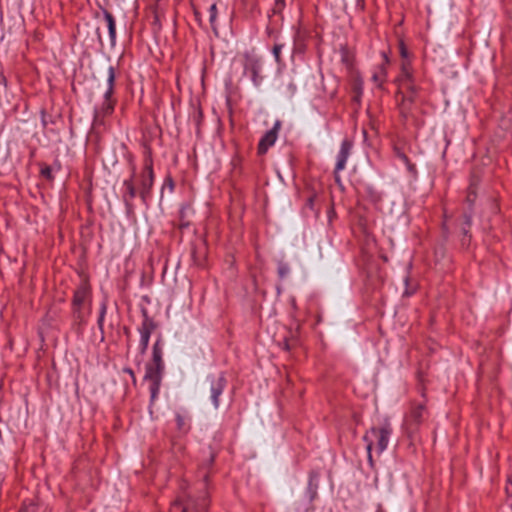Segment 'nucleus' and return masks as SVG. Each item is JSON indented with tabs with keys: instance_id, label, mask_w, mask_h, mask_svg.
I'll return each instance as SVG.
<instances>
[{
	"instance_id": "7c9ffc66",
	"label": "nucleus",
	"mask_w": 512,
	"mask_h": 512,
	"mask_svg": "<svg viewBox=\"0 0 512 512\" xmlns=\"http://www.w3.org/2000/svg\"><path fill=\"white\" fill-rule=\"evenodd\" d=\"M166 188H168L171 193L174 191V188H175L174 180L170 175L166 176V178L164 179L163 185L161 187L160 202L163 199L164 189H166Z\"/></svg>"
},
{
	"instance_id": "603ef678",
	"label": "nucleus",
	"mask_w": 512,
	"mask_h": 512,
	"mask_svg": "<svg viewBox=\"0 0 512 512\" xmlns=\"http://www.w3.org/2000/svg\"><path fill=\"white\" fill-rule=\"evenodd\" d=\"M403 163H404V165H405V166H408V165H409L410 163H412V162L410 161V159H409V158H407V162H403Z\"/></svg>"
},
{
	"instance_id": "4468645a",
	"label": "nucleus",
	"mask_w": 512,
	"mask_h": 512,
	"mask_svg": "<svg viewBox=\"0 0 512 512\" xmlns=\"http://www.w3.org/2000/svg\"><path fill=\"white\" fill-rule=\"evenodd\" d=\"M293 31V52L304 53L310 37L309 31L301 26L293 27Z\"/></svg>"
},
{
	"instance_id": "423d86ee",
	"label": "nucleus",
	"mask_w": 512,
	"mask_h": 512,
	"mask_svg": "<svg viewBox=\"0 0 512 512\" xmlns=\"http://www.w3.org/2000/svg\"><path fill=\"white\" fill-rule=\"evenodd\" d=\"M473 223V213L470 210H465L455 222V231L460 236V243L463 248H468L471 243V226Z\"/></svg>"
},
{
	"instance_id": "ddd939ff",
	"label": "nucleus",
	"mask_w": 512,
	"mask_h": 512,
	"mask_svg": "<svg viewBox=\"0 0 512 512\" xmlns=\"http://www.w3.org/2000/svg\"><path fill=\"white\" fill-rule=\"evenodd\" d=\"M175 421L179 434L187 435L190 432L192 416L186 408H180L175 412Z\"/></svg>"
},
{
	"instance_id": "8fccbe9b",
	"label": "nucleus",
	"mask_w": 512,
	"mask_h": 512,
	"mask_svg": "<svg viewBox=\"0 0 512 512\" xmlns=\"http://www.w3.org/2000/svg\"><path fill=\"white\" fill-rule=\"evenodd\" d=\"M214 460H215V456H214V454H210V457H209V459H208V461H207V466H208V467L212 466V465H213V463H214Z\"/></svg>"
},
{
	"instance_id": "864d4df0",
	"label": "nucleus",
	"mask_w": 512,
	"mask_h": 512,
	"mask_svg": "<svg viewBox=\"0 0 512 512\" xmlns=\"http://www.w3.org/2000/svg\"><path fill=\"white\" fill-rule=\"evenodd\" d=\"M412 293L411 292H408L407 290L405 291V295H411Z\"/></svg>"
},
{
	"instance_id": "f257e3e1",
	"label": "nucleus",
	"mask_w": 512,
	"mask_h": 512,
	"mask_svg": "<svg viewBox=\"0 0 512 512\" xmlns=\"http://www.w3.org/2000/svg\"><path fill=\"white\" fill-rule=\"evenodd\" d=\"M208 507L209 497L207 492L204 491L200 496L194 497L184 491L171 504L170 512H207Z\"/></svg>"
},
{
	"instance_id": "c85d7f7f",
	"label": "nucleus",
	"mask_w": 512,
	"mask_h": 512,
	"mask_svg": "<svg viewBox=\"0 0 512 512\" xmlns=\"http://www.w3.org/2000/svg\"><path fill=\"white\" fill-rule=\"evenodd\" d=\"M116 83V70L114 66L110 65L107 69V80H106V88L115 89Z\"/></svg>"
},
{
	"instance_id": "473e14b6",
	"label": "nucleus",
	"mask_w": 512,
	"mask_h": 512,
	"mask_svg": "<svg viewBox=\"0 0 512 512\" xmlns=\"http://www.w3.org/2000/svg\"><path fill=\"white\" fill-rule=\"evenodd\" d=\"M297 92V86L296 84L293 82V81H290L286 87H285V90H284V95L291 99L292 97H294V95L296 94Z\"/></svg>"
},
{
	"instance_id": "bb28decb",
	"label": "nucleus",
	"mask_w": 512,
	"mask_h": 512,
	"mask_svg": "<svg viewBox=\"0 0 512 512\" xmlns=\"http://www.w3.org/2000/svg\"><path fill=\"white\" fill-rule=\"evenodd\" d=\"M283 48H284V44H282V43H276V44H274V46L272 48V54H273L275 62L277 63L278 66L284 65V61L281 57V52H282Z\"/></svg>"
},
{
	"instance_id": "ea45409f",
	"label": "nucleus",
	"mask_w": 512,
	"mask_h": 512,
	"mask_svg": "<svg viewBox=\"0 0 512 512\" xmlns=\"http://www.w3.org/2000/svg\"><path fill=\"white\" fill-rule=\"evenodd\" d=\"M104 321H105V317L98 316L97 326L102 335L101 340H104Z\"/></svg>"
},
{
	"instance_id": "e433bc0d",
	"label": "nucleus",
	"mask_w": 512,
	"mask_h": 512,
	"mask_svg": "<svg viewBox=\"0 0 512 512\" xmlns=\"http://www.w3.org/2000/svg\"><path fill=\"white\" fill-rule=\"evenodd\" d=\"M399 53L402 58V60H408L409 59V51L403 41H400L399 43Z\"/></svg>"
},
{
	"instance_id": "4be33fe9",
	"label": "nucleus",
	"mask_w": 512,
	"mask_h": 512,
	"mask_svg": "<svg viewBox=\"0 0 512 512\" xmlns=\"http://www.w3.org/2000/svg\"><path fill=\"white\" fill-rule=\"evenodd\" d=\"M383 57V63L378 67V71L373 74V80L378 83L385 81L387 76L386 65L389 64V58L385 52L381 53Z\"/></svg>"
},
{
	"instance_id": "3c124183",
	"label": "nucleus",
	"mask_w": 512,
	"mask_h": 512,
	"mask_svg": "<svg viewBox=\"0 0 512 512\" xmlns=\"http://www.w3.org/2000/svg\"><path fill=\"white\" fill-rule=\"evenodd\" d=\"M208 477H209V475H208V473L206 472V473L203 475V483H202V486H203L204 488H206V486H207Z\"/></svg>"
},
{
	"instance_id": "f3484780",
	"label": "nucleus",
	"mask_w": 512,
	"mask_h": 512,
	"mask_svg": "<svg viewBox=\"0 0 512 512\" xmlns=\"http://www.w3.org/2000/svg\"><path fill=\"white\" fill-rule=\"evenodd\" d=\"M157 328H158V325H140V326H138L137 331L140 334L138 351L141 356H144L146 354L151 335Z\"/></svg>"
},
{
	"instance_id": "09e8293b",
	"label": "nucleus",
	"mask_w": 512,
	"mask_h": 512,
	"mask_svg": "<svg viewBox=\"0 0 512 512\" xmlns=\"http://www.w3.org/2000/svg\"><path fill=\"white\" fill-rule=\"evenodd\" d=\"M189 225H190V221H189V219H186V220H184V221H180V227H181V228H188V227H189Z\"/></svg>"
},
{
	"instance_id": "7ed1b4c3",
	"label": "nucleus",
	"mask_w": 512,
	"mask_h": 512,
	"mask_svg": "<svg viewBox=\"0 0 512 512\" xmlns=\"http://www.w3.org/2000/svg\"><path fill=\"white\" fill-rule=\"evenodd\" d=\"M263 59L261 56L246 52L244 54L243 74L249 76L255 88H260L263 83Z\"/></svg>"
},
{
	"instance_id": "dca6fc26",
	"label": "nucleus",
	"mask_w": 512,
	"mask_h": 512,
	"mask_svg": "<svg viewBox=\"0 0 512 512\" xmlns=\"http://www.w3.org/2000/svg\"><path fill=\"white\" fill-rule=\"evenodd\" d=\"M352 148L353 142L348 138H344L336 156V171H343L346 168V163L351 154Z\"/></svg>"
},
{
	"instance_id": "4c0bfd02",
	"label": "nucleus",
	"mask_w": 512,
	"mask_h": 512,
	"mask_svg": "<svg viewBox=\"0 0 512 512\" xmlns=\"http://www.w3.org/2000/svg\"><path fill=\"white\" fill-rule=\"evenodd\" d=\"M107 309H108V299H107V297H104L102 299V301L100 302L99 315L98 316L105 317L106 313H107Z\"/></svg>"
},
{
	"instance_id": "a18cd8bd",
	"label": "nucleus",
	"mask_w": 512,
	"mask_h": 512,
	"mask_svg": "<svg viewBox=\"0 0 512 512\" xmlns=\"http://www.w3.org/2000/svg\"><path fill=\"white\" fill-rule=\"evenodd\" d=\"M1 86H4V87L7 86V79L2 71H0V87Z\"/></svg>"
},
{
	"instance_id": "c9c22d12",
	"label": "nucleus",
	"mask_w": 512,
	"mask_h": 512,
	"mask_svg": "<svg viewBox=\"0 0 512 512\" xmlns=\"http://www.w3.org/2000/svg\"><path fill=\"white\" fill-rule=\"evenodd\" d=\"M41 176L47 180H53L52 168L49 165H43L40 170Z\"/></svg>"
},
{
	"instance_id": "f704fd0d",
	"label": "nucleus",
	"mask_w": 512,
	"mask_h": 512,
	"mask_svg": "<svg viewBox=\"0 0 512 512\" xmlns=\"http://www.w3.org/2000/svg\"><path fill=\"white\" fill-rule=\"evenodd\" d=\"M285 0H275L272 8V12L275 15L281 14L285 8Z\"/></svg>"
},
{
	"instance_id": "c03bdc74",
	"label": "nucleus",
	"mask_w": 512,
	"mask_h": 512,
	"mask_svg": "<svg viewBox=\"0 0 512 512\" xmlns=\"http://www.w3.org/2000/svg\"><path fill=\"white\" fill-rule=\"evenodd\" d=\"M40 116H41V123H42L43 127H46L48 125V120H47V114H46L45 110L41 111Z\"/></svg>"
},
{
	"instance_id": "aec40b11",
	"label": "nucleus",
	"mask_w": 512,
	"mask_h": 512,
	"mask_svg": "<svg viewBox=\"0 0 512 512\" xmlns=\"http://www.w3.org/2000/svg\"><path fill=\"white\" fill-rule=\"evenodd\" d=\"M102 14L106 21L110 43H111V46L113 47L116 44V37H117L116 20H115L114 16L112 15V13H110L107 9L102 8Z\"/></svg>"
},
{
	"instance_id": "58836bf2",
	"label": "nucleus",
	"mask_w": 512,
	"mask_h": 512,
	"mask_svg": "<svg viewBox=\"0 0 512 512\" xmlns=\"http://www.w3.org/2000/svg\"><path fill=\"white\" fill-rule=\"evenodd\" d=\"M114 93H115V89L106 88V90H105V92L103 94L102 99H104V100H116V98H114Z\"/></svg>"
},
{
	"instance_id": "49530a36",
	"label": "nucleus",
	"mask_w": 512,
	"mask_h": 512,
	"mask_svg": "<svg viewBox=\"0 0 512 512\" xmlns=\"http://www.w3.org/2000/svg\"><path fill=\"white\" fill-rule=\"evenodd\" d=\"M442 230H443L444 238L447 239L448 235H449V228H448V226L446 224V221L442 225Z\"/></svg>"
},
{
	"instance_id": "b1692460",
	"label": "nucleus",
	"mask_w": 512,
	"mask_h": 512,
	"mask_svg": "<svg viewBox=\"0 0 512 512\" xmlns=\"http://www.w3.org/2000/svg\"><path fill=\"white\" fill-rule=\"evenodd\" d=\"M209 13V23L210 26L216 36H218V24H217V17H218V7L217 3H212L210 7L208 8Z\"/></svg>"
},
{
	"instance_id": "6e6552de",
	"label": "nucleus",
	"mask_w": 512,
	"mask_h": 512,
	"mask_svg": "<svg viewBox=\"0 0 512 512\" xmlns=\"http://www.w3.org/2000/svg\"><path fill=\"white\" fill-rule=\"evenodd\" d=\"M71 307L88 308L92 312V291L87 281H82L74 290Z\"/></svg>"
},
{
	"instance_id": "de8ad7c7",
	"label": "nucleus",
	"mask_w": 512,
	"mask_h": 512,
	"mask_svg": "<svg viewBox=\"0 0 512 512\" xmlns=\"http://www.w3.org/2000/svg\"><path fill=\"white\" fill-rule=\"evenodd\" d=\"M341 171H336V167L334 168V179H335V182L340 184L341 183V177L339 175Z\"/></svg>"
},
{
	"instance_id": "a19ab883",
	"label": "nucleus",
	"mask_w": 512,
	"mask_h": 512,
	"mask_svg": "<svg viewBox=\"0 0 512 512\" xmlns=\"http://www.w3.org/2000/svg\"><path fill=\"white\" fill-rule=\"evenodd\" d=\"M395 155L400 161L407 162L408 156L399 148H395Z\"/></svg>"
},
{
	"instance_id": "1a4fd4ad",
	"label": "nucleus",
	"mask_w": 512,
	"mask_h": 512,
	"mask_svg": "<svg viewBox=\"0 0 512 512\" xmlns=\"http://www.w3.org/2000/svg\"><path fill=\"white\" fill-rule=\"evenodd\" d=\"M369 434V438L373 437L377 441V450L378 453L384 452L389 444V439L392 434V428L389 423H384L381 427H371L369 431L366 432Z\"/></svg>"
},
{
	"instance_id": "2eb2a0df",
	"label": "nucleus",
	"mask_w": 512,
	"mask_h": 512,
	"mask_svg": "<svg viewBox=\"0 0 512 512\" xmlns=\"http://www.w3.org/2000/svg\"><path fill=\"white\" fill-rule=\"evenodd\" d=\"M426 407L423 404L414 405L409 415L406 417V425L411 431H415L424 421Z\"/></svg>"
},
{
	"instance_id": "6ab92c4d",
	"label": "nucleus",
	"mask_w": 512,
	"mask_h": 512,
	"mask_svg": "<svg viewBox=\"0 0 512 512\" xmlns=\"http://www.w3.org/2000/svg\"><path fill=\"white\" fill-rule=\"evenodd\" d=\"M149 364L165 366L163 360V338L159 334L152 347V358Z\"/></svg>"
},
{
	"instance_id": "79ce46f5",
	"label": "nucleus",
	"mask_w": 512,
	"mask_h": 512,
	"mask_svg": "<svg viewBox=\"0 0 512 512\" xmlns=\"http://www.w3.org/2000/svg\"><path fill=\"white\" fill-rule=\"evenodd\" d=\"M123 372L128 374V376L131 377L133 383L136 384V376H135L133 369H131L130 367H124Z\"/></svg>"
},
{
	"instance_id": "37998d69",
	"label": "nucleus",
	"mask_w": 512,
	"mask_h": 512,
	"mask_svg": "<svg viewBox=\"0 0 512 512\" xmlns=\"http://www.w3.org/2000/svg\"><path fill=\"white\" fill-rule=\"evenodd\" d=\"M406 169L412 176L417 175V168L415 164L410 163L408 166H406Z\"/></svg>"
},
{
	"instance_id": "c756f323",
	"label": "nucleus",
	"mask_w": 512,
	"mask_h": 512,
	"mask_svg": "<svg viewBox=\"0 0 512 512\" xmlns=\"http://www.w3.org/2000/svg\"><path fill=\"white\" fill-rule=\"evenodd\" d=\"M363 441L366 443V450H367V459L370 464V466H373V457H372V448L374 445L373 439L369 438V434H365L363 436Z\"/></svg>"
},
{
	"instance_id": "a878e982",
	"label": "nucleus",
	"mask_w": 512,
	"mask_h": 512,
	"mask_svg": "<svg viewBox=\"0 0 512 512\" xmlns=\"http://www.w3.org/2000/svg\"><path fill=\"white\" fill-rule=\"evenodd\" d=\"M194 214V210L189 203H183L179 210V220L184 221L189 219Z\"/></svg>"
},
{
	"instance_id": "5fc2aeb1",
	"label": "nucleus",
	"mask_w": 512,
	"mask_h": 512,
	"mask_svg": "<svg viewBox=\"0 0 512 512\" xmlns=\"http://www.w3.org/2000/svg\"><path fill=\"white\" fill-rule=\"evenodd\" d=\"M195 16H196V18H198L199 17V13L195 12Z\"/></svg>"
},
{
	"instance_id": "cd10ccee",
	"label": "nucleus",
	"mask_w": 512,
	"mask_h": 512,
	"mask_svg": "<svg viewBox=\"0 0 512 512\" xmlns=\"http://www.w3.org/2000/svg\"><path fill=\"white\" fill-rule=\"evenodd\" d=\"M290 266L288 263L284 261H279L277 264V274L278 277L283 280L290 274Z\"/></svg>"
},
{
	"instance_id": "2f4dec72",
	"label": "nucleus",
	"mask_w": 512,
	"mask_h": 512,
	"mask_svg": "<svg viewBox=\"0 0 512 512\" xmlns=\"http://www.w3.org/2000/svg\"><path fill=\"white\" fill-rule=\"evenodd\" d=\"M142 322L140 325H158L157 322L148 314V310L145 307L141 308Z\"/></svg>"
},
{
	"instance_id": "f03ea898",
	"label": "nucleus",
	"mask_w": 512,
	"mask_h": 512,
	"mask_svg": "<svg viewBox=\"0 0 512 512\" xmlns=\"http://www.w3.org/2000/svg\"><path fill=\"white\" fill-rule=\"evenodd\" d=\"M155 182V173L153 169V159L149 155L144 159V165L138 177L139 198L142 205L148 209L152 198V189Z\"/></svg>"
},
{
	"instance_id": "39448f33",
	"label": "nucleus",
	"mask_w": 512,
	"mask_h": 512,
	"mask_svg": "<svg viewBox=\"0 0 512 512\" xmlns=\"http://www.w3.org/2000/svg\"><path fill=\"white\" fill-rule=\"evenodd\" d=\"M205 381L209 384L210 401L212 406L217 410L220 407V397L228 384L226 373L224 371H221L218 374L210 373L206 376Z\"/></svg>"
},
{
	"instance_id": "f8f14e48",
	"label": "nucleus",
	"mask_w": 512,
	"mask_h": 512,
	"mask_svg": "<svg viewBox=\"0 0 512 512\" xmlns=\"http://www.w3.org/2000/svg\"><path fill=\"white\" fill-rule=\"evenodd\" d=\"M72 312V326L75 331L82 333L87 325L88 318L92 312L88 308L71 307Z\"/></svg>"
},
{
	"instance_id": "20e7f679",
	"label": "nucleus",
	"mask_w": 512,
	"mask_h": 512,
	"mask_svg": "<svg viewBox=\"0 0 512 512\" xmlns=\"http://www.w3.org/2000/svg\"><path fill=\"white\" fill-rule=\"evenodd\" d=\"M137 196H139V189L136 187V168L133 166L130 177L123 180L121 189V198L127 216L135 213L134 199Z\"/></svg>"
},
{
	"instance_id": "9b49d317",
	"label": "nucleus",
	"mask_w": 512,
	"mask_h": 512,
	"mask_svg": "<svg viewBox=\"0 0 512 512\" xmlns=\"http://www.w3.org/2000/svg\"><path fill=\"white\" fill-rule=\"evenodd\" d=\"M117 100H104L94 106L93 121L94 123H101L104 118L113 114Z\"/></svg>"
},
{
	"instance_id": "72a5a7b5",
	"label": "nucleus",
	"mask_w": 512,
	"mask_h": 512,
	"mask_svg": "<svg viewBox=\"0 0 512 512\" xmlns=\"http://www.w3.org/2000/svg\"><path fill=\"white\" fill-rule=\"evenodd\" d=\"M475 199H476V193L472 189V187H470L469 191H468V194H467V197H466V202L468 204V208L466 210H470L471 209V211L473 212V205H474Z\"/></svg>"
},
{
	"instance_id": "6e6d98bb",
	"label": "nucleus",
	"mask_w": 512,
	"mask_h": 512,
	"mask_svg": "<svg viewBox=\"0 0 512 512\" xmlns=\"http://www.w3.org/2000/svg\"><path fill=\"white\" fill-rule=\"evenodd\" d=\"M19 512H27L26 510H20Z\"/></svg>"
},
{
	"instance_id": "393cba45",
	"label": "nucleus",
	"mask_w": 512,
	"mask_h": 512,
	"mask_svg": "<svg viewBox=\"0 0 512 512\" xmlns=\"http://www.w3.org/2000/svg\"><path fill=\"white\" fill-rule=\"evenodd\" d=\"M160 388H161V383L150 382V384H149V393H150L149 408H151L152 405L155 403V401L158 399V396L160 393Z\"/></svg>"
},
{
	"instance_id": "5701e85b",
	"label": "nucleus",
	"mask_w": 512,
	"mask_h": 512,
	"mask_svg": "<svg viewBox=\"0 0 512 512\" xmlns=\"http://www.w3.org/2000/svg\"><path fill=\"white\" fill-rule=\"evenodd\" d=\"M414 79L413 73H412V66L411 61L408 60H402L401 62V72L399 76L400 83L410 81Z\"/></svg>"
},
{
	"instance_id": "412c9836",
	"label": "nucleus",
	"mask_w": 512,
	"mask_h": 512,
	"mask_svg": "<svg viewBox=\"0 0 512 512\" xmlns=\"http://www.w3.org/2000/svg\"><path fill=\"white\" fill-rule=\"evenodd\" d=\"M319 483V475L316 472L309 473L308 484L306 488V494L310 501H313L317 496V489Z\"/></svg>"
},
{
	"instance_id": "9d476101",
	"label": "nucleus",
	"mask_w": 512,
	"mask_h": 512,
	"mask_svg": "<svg viewBox=\"0 0 512 512\" xmlns=\"http://www.w3.org/2000/svg\"><path fill=\"white\" fill-rule=\"evenodd\" d=\"M281 126H282V121L277 119L274 122L273 127L270 130H268L261 137V139L259 140L258 146H257V152H258L259 155L266 154L267 151L269 150V148L274 146V144L277 141L278 134H279V131L281 129Z\"/></svg>"
},
{
	"instance_id": "0eeeda50",
	"label": "nucleus",
	"mask_w": 512,
	"mask_h": 512,
	"mask_svg": "<svg viewBox=\"0 0 512 512\" xmlns=\"http://www.w3.org/2000/svg\"><path fill=\"white\" fill-rule=\"evenodd\" d=\"M402 87L407 90V94L402 95V101L399 105L400 113L404 118H407L411 112L412 105L415 103L420 88L415 84V79L402 82Z\"/></svg>"
},
{
	"instance_id": "a211bd4d",
	"label": "nucleus",
	"mask_w": 512,
	"mask_h": 512,
	"mask_svg": "<svg viewBox=\"0 0 512 512\" xmlns=\"http://www.w3.org/2000/svg\"><path fill=\"white\" fill-rule=\"evenodd\" d=\"M165 366L146 364L144 380L149 382L162 383Z\"/></svg>"
}]
</instances>
